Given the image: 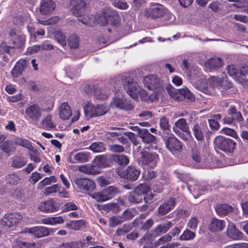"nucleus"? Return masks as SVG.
Returning <instances> with one entry per match:
<instances>
[{
    "label": "nucleus",
    "mask_w": 248,
    "mask_h": 248,
    "mask_svg": "<svg viewBox=\"0 0 248 248\" xmlns=\"http://www.w3.org/2000/svg\"><path fill=\"white\" fill-rule=\"evenodd\" d=\"M108 109L109 107L104 104L93 105L89 103L84 107L85 115L87 119L104 115Z\"/></svg>",
    "instance_id": "1"
},
{
    "label": "nucleus",
    "mask_w": 248,
    "mask_h": 248,
    "mask_svg": "<svg viewBox=\"0 0 248 248\" xmlns=\"http://www.w3.org/2000/svg\"><path fill=\"white\" fill-rule=\"evenodd\" d=\"M122 82L127 93L133 98H137L139 92H140V87L135 82L128 73H125L121 76Z\"/></svg>",
    "instance_id": "2"
},
{
    "label": "nucleus",
    "mask_w": 248,
    "mask_h": 248,
    "mask_svg": "<svg viewBox=\"0 0 248 248\" xmlns=\"http://www.w3.org/2000/svg\"><path fill=\"white\" fill-rule=\"evenodd\" d=\"M215 148L226 153H232L235 148L236 142L222 136H217L214 140Z\"/></svg>",
    "instance_id": "3"
},
{
    "label": "nucleus",
    "mask_w": 248,
    "mask_h": 248,
    "mask_svg": "<svg viewBox=\"0 0 248 248\" xmlns=\"http://www.w3.org/2000/svg\"><path fill=\"white\" fill-rule=\"evenodd\" d=\"M143 83L147 88L153 90L154 93H157L159 95L162 94L163 90L160 79L154 75H150L144 77Z\"/></svg>",
    "instance_id": "4"
},
{
    "label": "nucleus",
    "mask_w": 248,
    "mask_h": 248,
    "mask_svg": "<svg viewBox=\"0 0 248 248\" xmlns=\"http://www.w3.org/2000/svg\"><path fill=\"white\" fill-rule=\"evenodd\" d=\"M165 13V7L158 3H152L149 8L144 10V15L153 19L162 17Z\"/></svg>",
    "instance_id": "5"
},
{
    "label": "nucleus",
    "mask_w": 248,
    "mask_h": 248,
    "mask_svg": "<svg viewBox=\"0 0 248 248\" xmlns=\"http://www.w3.org/2000/svg\"><path fill=\"white\" fill-rule=\"evenodd\" d=\"M221 81L220 78L217 77H213L208 80L207 83L206 84L204 81H197L196 86L199 90L208 94L209 93L210 91L208 86L206 85L207 84H209L210 88L212 89L220 85Z\"/></svg>",
    "instance_id": "6"
},
{
    "label": "nucleus",
    "mask_w": 248,
    "mask_h": 248,
    "mask_svg": "<svg viewBox=\"0 0 248 248\" xmlns=\"http://www.w3.org/2000/svg\"><path fill=\"white\" fill-rule=\"evenodd\" d=\"M110 105L113 108L129 110L133 108V106L131 103L126 100L123 95L114 97L110 103Z\"/></svg>",
    "instance_id": "7"
},
{
    "label": "nucleus",
    "mask_w": 248,
    "mask_h": 248,
    "mask_svg": "<svg viewBox=\"0 0 248 248\" xmlns=\"http://www.w3.org/2000/svg\"><path fill=\"white\" fill-rule=\"evenodd\" d=\"M22 216L18 213H11L5 215L0 220V225L10 228L19 223L22 220Z\"/></svg>",
    "instance_id": "8"
},
{
    "label": "nucleus",
    "mask_w": 248,
    "mask_h": 248,
    "mask_svg": "<svg viewBox=\"0 0 248 248\" xmlns=\"http://www.w3.org/2000/svg\"><path fill=\"white\" fill-rule=\"evenodd\" d=\"M77 186L81 190L91 192L95 187V183L88 178H77L74 180Z\"/></svg>",
    "instance_id": "9"
},
{
    "label": "nucleus",
    "mask_w": 248,
    "mask_h": 248,
    "mask_svg": "<svg viewBox=\"0 0 248 248\" xmlns=\"http://www.w3.org/2000/svg\"><path fill=\"white\" fill-rule=\"evenodd\" d=\"M136 192L143 196L146 203H151L154 197V194L151 192L150 187L146 184H142L135 188Z\"/></svg>",
    "instance_id": "10"
},
{
    "label": "nucleus",
    "mask_w": 248,
    "mask_h": 248,
    "mask_svg": "<svg viewBox=\"0 0 248 248\" xmlns=\"http://www.w3.org/2000/svg\"><path fill=\"white\" fill-rule=\"evenodd\" d=\"M26 114L33 122L37 123L42 116V110L37 104H33L26 109Z\"/></svg>",
    "instance_id": "11"
},
{
    "label": "nucleus",
    "mask_w": 248,
    "mask_h": 248,
    "mask_svg": "<svg viewBox=\"0 0 248 248\" xmlns=\"http://www.w3.org/2000/svg\"><path fill=\"white\" fill-rule=\"evenodd\" d=\"M140 160L143 165H148L151 168L155 167L158 160V155L155 153L147 152L141 153Z\"/></svg>",
    "instance_id": "12"
},
{
    "label": "nucleus",
    "mask_w": 248,
    "mask_h": 248,
    "mask_svg": "<svg viewBox=\"0 0 248 248\" xmlns=\"http://www.w3.org/2000/svg\"><path fill=\"white\" fill-rule=\"evenodd\" d=\"M27 232L32 234L37 238L43 237L50 234L54 232L53 229L43 226H35L31 228H27Z\"/></svg>",
    "instance_id": "13"
},
{
    "label": "nucleus",
    "mask_w": 248,
    "mask_h": 248,
    "mask_svg": "<svg viewBox=\"0 0 248 248\" xmlns=\"http://www.w3.org/2000/svg\"><path fill=\"white\" fill-rule=\"evenodd\" d=\"M37 208L40 211L45 213H53L59 209L58 203L52 199L41 202Z\"/></svg>",
    "instance_id": "14"
},
{
    "label": "nucleus",
    "mask_w": 248,
    "mask_h": 248,
    "mask_svg": "<svg viewBox=\"0 0 248 248\" xmlns=\"http://www.w3.org/2000/svg\"><path fill=\"white\" fill-rule=\"evenodd\" d=\"M167 148L172 153L181 152L182 145L181 141L174 136L170 137L166 142Z\"/></svg>",
    "instance_id": "15"
},
{
    "label": "nucleus",
    "mask_w": 248,
    "mask_h": 248,
    "mask_svg": "<svg viewBox=\"0 0 248 248\" xmlns=\"http://www.w3.org/2000/svg\"><path fill=\"white\" fill-rule=\"evenodd\" d=\"M56 7L55 3L52 0H42L40 2L39 11L44 15L51 13Z\"/></svg>",
    "instance_id": "16"
},
{
    "label": "nucleus",
    "mask_w": 248,
    "mask_h": 248,
    "mask_svg": "<svg viewBox=\"0 0 248 248\" xmlns=\"http://www.w3.org/2000/svg\"><path fill=\"white\" fill-rule=\"evenodd\" d=\"M9 36L11 38V41L15 47H21L25 42V36L24 35L16 33L14 30H11L9 32Z\"/></svg>",
    "instance_id": "17"
},
{
    "label": "nucleus",
    "mask_w": 248,
    "mask_h": 248,
    "mask_svg": "<svg viewBox=\"0 0 248 248\" xmlns=\"http://www.w3.org/2000/svg\"><path fill=\"white\" fill-rule=\"evenodd\" d=\"M28 64L27 61L24 60H19L16 62L14 68L11 71V75L13 78H16L20 76L26 69Z\"/></svg>",
    "instance_id": "18"
},
{
    "label": "nucleus",
    "mask_w": 248,
    "mask_h": 248,
    "mask_svg": "<svg viewBox=\"0 0 248 248\" xmlns=\"http://www.w3.org/2000/svg\"><path fill=\"white\" fill-rule=\"evenodd\" d=\"M71 12L75 15L82 14L85 10L86 3L84 0H71Z\"/></svg>",
    "instance_id": "19"
},
{
    "label": "nucleus",
    "mask_w": 248,
    "mask_h": 248,
    "mask_svg": "<svg viewBox=\"0 0 248 248\" xmlns=\"http://www.w3.org/2000/svg\"><path fill=\"white\" fill-rule=\"evenodd\" d=\"M223 65L222 60L218 57H212L209 59L204 64L205 67L209 71H213L221 67Z\"/></svg>",
    "instance_id": "20"
},
{
    "label": "nucleus",
    "mask_w": 248,
    "mask_h": 248,
    "mask_svg": "<svg viewBox=\"0 0 248 248\" xmlns=\"http://www.w3.org/2000/svg\"><path fill=\"white\" fill-rule=\"evenodd\" d=\"M91 158L90 153L88 152H80L73 155V159L72 157L69 158V162L71 163H84L88 162Z\"/></svg>",
    "instance_id": "21"
},
{
    "label": "nucleus",
    "mask_w": 248,
    "mask_h": 248,
    "mask_svg": "<svg viewBox=\"0 0 248 248\" xmlns=\"http://www.w3.org/2000/svg\"><path fill=\"white\" fill-rule=\"evenodd\" d=\"M111 10L109 8L102 9L100 14L97 15L95 18V22L101 26H105L108 22V19L110 16Z\"/></svg>",
    "instance_id": "22"
},
{
    "label": "nucleus",
    "mask_w": 248,
    "mask_h": 248,
    "mask_svg": "<svg viewBox=\"0 0 248 248\" xmlns=\"http://www.w3.org/2000/svg\"><path fill=\"white\" fill-rule=\"evenodd\" d=\"M78 169L80 172L89 175H96L100 173L99 167L93 162L92 164L80 166Z\"/></svg>",
    "instance_id": "23"
},
{
    "label": "nucleus",
    "mask_w": 248,
    "mask_h": 248,
    "mask_svg": "<svg viewBox=\"0 0 248 248\" xmlns=\"http://www.w3.org/2000/svg\"><path fill=\"white\" fill-rule=\"evenodd\" d=\"M227 234L229 238L233 240H239L242 237V233L232 222H229L228 225Z\"/></svg>",
    "instance_id": "24"
},
{
    "label": "nucleus",
    "mask_w": 248,
    "mask_h": 248,
    "mask_svg": "<svg viewBox=\"0 0 248 248\" xmlns=\"http://www.w3.org/2000/svg\"><path fill=\"white\" fill-rule=\"evenodd\" d=\"M76 16L78 18L79 21L87 26H93L95 24V17L93 15H90L85 11L82 14L77 15Z\"/></svg>",
    "instance_id": "25"
},
{
    "label": "nucleus",
    "mask_w": 248,
    "mask_h": 248,
    "mask_svg": "<svg viewBox=\"0 0 248 248\" xmlns=\"http://www.w3.org/2000/svg\"><path fill=\"white\" fill-rule=\"evenodd\" d=\"M140 174V171L135 167L130 166L124 170L123 177L131 181H135Z\"/></svg>",
    "instance_id": "26"
},
{
    "label": "nucleus",
    "mask_w": 248,
    "mask_h": 248,
    "mask_svg": "<svg viewBox=\"0 0 248 248\" xmlns=\"http://www.w3.org/2000/svg\"><path fill=\"white\" fill-rule=\"evenodd\" d=\"M175 203V200L173 198H170L159 206L157 209L158 214L162 216L167 214L174 208Z\"/></svg>",
    "instance_id": "27"
},
{
    "label": "nucleus",
    "mask_w": 248,
    "mask_h": 248,
    "mask_svg": "<svg viewBox=\"0 0 248 248\" xmlns=\"http://www.w3.org/2000/svg\"><path fill=\"white\" fill-rule=\"evenodd\" d=\"M139 94L140 96L141 99L144 101L153 102L156 101L159 99L160 96L159 93L156 92L153 93H148L146 91L141 90L140 88V92H139Z\"/></svg>",
    "instance_id": "28"
},
{
    "label": "nucleus",
    "mask_w": 248,
    "mask_h": 248,
    "mask_svg": "<svg viewBox=\"0 0 248 248\" xmlns=\"http://www.w3.org/2000/svg\"><path fill=\"white\" fill-rule=\"evenodd\" d=\"M225 226V223L223 220L216 218H212L209 225V229L213 232L221 231Z\"/></svg>",
    "instance_id": "29"
},
{
    "label": "nucleus",
    "mask_w": 248,
    "mask_h": 248,
    "mask_svg": "<svg viewBox=\"0 0 248 248\" xmlns=\"http://www.w3.org/2000/svg\"><path fill=\"white\" fill-rule=\"evenodd\" d=\"M59 115L60 118L67 120L72 115L71 109L67 102L62 103L59 107Z\"/></svg>",
    "instance_id": "30"
},
{
    "label": "nucleus",
    "mask_w": 248,
    "mask_h": 248,
    "mask_svg": "<svg viewBox=\"0 0 248 248\" xmlns=\"http://www.w3.org/2000/svg\"><path fill=\"white\" fill-rule=\"evenodd\" d=\"M87 222L83 219L73 220L66 224V227L71 230L78 231L86 228Z\"/></svg>",
    "instance_id": "31"
},
{
    "label": "nucleus",
    "mask_w": 248,
    "mask_h": 248,
    "mask_svg": "<svg viewBox=\"0 0 248 248\" xmlns=\"http://www.w3.org/2000/svg\"><path fill=\"white\" fill-rule=\"evenodd\" d=\"M193 134L195 138L199 141H202L204 139V130L202 124H195L192 128Z\"/></svg>",
    "instance_id": "32"
},
{
    "label": "nucleus",
    "mask_w": 248,
    "mask_h": 248,
    "mask_svg": "<svg viewBox=\"0 0 248 248\" xmlns=\"http://www.w3.org/2000/svg\"><path fill=\"white\" fill-rule=\"evenodd\" d=\"M64 220L62 217H51L44 218L42 219L41 222L46 225H55L58 224H62Z\"/></svg>",
    "instance_id": "33"
},
{
    "label": "nucleus",
    "mask_w": 248,
    "mask_h": 248,
    "mask_svg": "<svg viewBox=\"0 0 248 248\" xmlns=\"http://www.w3.org/2000/svg\"><path fill=\"white\" fill-rule=\"evenodd\" d=\"M93 164H95L101 168H106L109 166V161L105 155H100L95 157L93 160Z\"/></svg>",
    "instance_id": "34"
},
{
    "label": "nucleus",
    "mask_w": 248,
    "mask_h": 248,
    "mask_svg": "<svg viewBox=\"0 0 248 248\" xmlns=\"http://www.w3.org/2000/svg\"><path fill=\"white\" fill-rule=\"evenodd\" d=\"M215 209L217 213L220 216L228 214L233 210L232 207L227 204L217 205Z\"/></svg>",
    "instance_id": "35"
},
{
    "label": "nucleus",
    "mask_w": 248,
    "mask_h": 248,
    "mask_svg": "<svg viewBox=\"0 0 248 248\" xmlns=\"http://www.w3.org/2000/svg\"><path fill=\"white\" fill-rule=\"evenodd\" d=\"M0 149L3 152L10 155L14 152L16 150V147L12 141L8 140L3 142L0 145Z\"/></svg>",
    "instance_id": "36"
},
{
    "label": "nucleus",
    "mask_w": 248,
    "mask_h": 248,
    "mask_svg": "<svg viewBox=\"0 0 248 248\" xmlns=\"http://www.w3.org/2000/svg\"><path fill=\"white\" fill-rule=\"evenodd\" d=\"M140 137L145 143H155L156 140L155 137L150 133L146 129H144V130H141Z\"/></svg>",
    "instance_id": "37"
},
{
    "label": "nucleus",
    "mask_w": 248,
    "mask_h": 248,
    "mask_svg": "<svg viewBox=\"0 0 248 248\" xmlns=\"http://www.w3.org/2000/svg\"><path fill=\"white\" fill-rule=\"evenodd\" d=\"M79 37L75 34L70 35L67 40L68 45L72 49L78 48L79 45Z\"/></svg>",
    "instance_id": "38"
},
{
    "label": "nucleus",
    "mask_w": 248,
    "mask_h": 248,
    "mask_svg": "<svg viewBox=\"0 0 248 248\" xmlns=\"http://www.w3.org/2000/svg\"><path fill=\"white\" fill-rule=\"evenodd\" d=\"M89 149L94 153H100L105 151L106 146L103 142H94L90 146Z\"/></svg>",
    "instance_id": "39"
},
{
    "label": "nucleus",
    "mask_w": 248,
    "mask_h": 248,
    "mask_svg": "<svg viewBox=\"0 0 248 248\" xmlns=\"http://www.w3.org/2000/svg\"><path fill=\"white\" fill-rule=\"evenodd\" d=\"M16 144L25 147L30 151L33 150V147L31 145V143L27 139L16 138L15 141Z\"/></svg>",
    "instance_id": "40"
},
{
    "label": "nucleus",
    "mask_w": 248,
    "mask_h": 248,
    "mask_svg": "<svg viewBox=\"0 0 248 248\" xmlns=\"http://www.w3.org/2000/svg\"><path fill=\"white\" fill-rule=\"evenodd\" d=\"M14 51V46H9L7 43L2 42L0 44V54L11 55Z\"/></svg>",
    "instance_id": "41"
},
{
    "label": "nucleus",
    "mask_w": 248,
    "mask_h": 248,
    "mask_svg": "<svg viewBox=\"0 0 248 248\" xmlns=\"http://www.w3.org/2000/svg\"><path fill=\"white\" fill-rule=\"evenodd\" d=\"M52 115H47L43 120L42 124L43 126L46 129L48 130L55 127V125L52 122Z\"/></svg>",
    "instance_id": "42"
},
{
    "label": "nucleus",
    "mask_w": 248,
    "mask_h": 248,
    "mask_svg": "<svg viewBox=\"0 0 248 248\" xmlns=\"http://www.w3.org/2000/svg\"><path fill=\"white\" fill-rule=\"evenodd\" d=\"M143 196H140L138 193L136 192L134 189V191L131 192L128 196V201L132 203H138L142 201Z\"/></svg>",
    "instance_id": "43"
},
{
    "label": "nucleus",
    "mask_w": 248,
    "mask_h": 248,
    "mask_svg": "<svg viewBox=\"0 0 248 248\" xmlns=\"http://www.w3.org/2000/svg\"><path fill=\"white\" fill-rule=\"evenodd\" d=\"M56 182L57 179L54 176L46 177L38 183L37 187L38 188L42 189L44 186L50 185L51 183H56Z\"/></svg>",
    "instance_id": "44"
},
{
    "label": "nucleus",
    "mask_w": 248,
    "mask_h": 248,
    "mask_svg": "<svg viewBox=\"0 0 248 248\" xmlns=\"http://www.w3.org/2000/svg\"><path fill=\"white\" fill-rule=\"evenodd\" d=\"M171 227V223L170 221H167L158 226L156 228V232L158 234H162L167 232Z\"/></svg>",
    "instance_id": "45"
},
{
    "label": "nucleus",
    "mask_w": 248,
    "mask_h": 248,
    "mask_svg": "<svg viewBox=\"0 0 248 248\" xmlns=\"http://www.w3.org/2000/svg\"><path fill=\"white\" fill-rule=\"evenodd\" d=\"M174 125L183 132H186L188 131V127L186 121L184 118H181L176 121Z\"/></svg>",
    "instance_id": "46"
},
{
    "label": "nucleus",
    "mask_w": 248,
    "mask_h": 248,
    "mask_svg": "<svg viewBox=\"0 0 248 248\" xmlns=\"http://www.w3.org/2000/svg\"><path fill=\"white\" fill-rule=\"evenodd\" d=\"M55 39L62 46L66 45V36L62 32L57 31L55 33Z\"/></svg>",
    "instance_id": "47"
},
{
    "label": "nucleus",
    "mask_w": 248,
    "mask_h": 248,
    "mask_svg": "<svg viewBox=\"0 0 248 248\" xmlns=\"http://www.w3.org/2000/svg\"><path fill=\"white\" fill-rule=\"evenodd\" d=\"M167 91L171 97L176 100H180L181 97L179 96L178 90L175 89L171 86H167Z\"/></svg>",
    "instance_id": "48"
},
{
    "label": "nucleus",
    "mask_w": 248,
    "mask_h": 248,
    "mask_svg": "<svg viewBox=\"0 0 248 248\" xmlns=\"http://www.w3.org/2000/svg\"><path fill=\"white\" fill-rule=\"evenodd\" d=\"M112 4L115 8L120 10H126L128 8V4L124 0H113Z\"/></svg>",
    "instance_id": "49"
},
{
    "label": "nucleus",
    "mask_w": 248,
    "mask_h": 248,
    "mask_svg": "<svg viewBox=\"0 0 248 248\" xmlns=\"http://www.w3.org/2000/svg\"><path fill=\"white\" fill-rule=\"evenodd\" d=\"M26 162L23 157H15L13 160L12 166L16 168H19L24 166Z\"/></svg>",
    "instance_id": "50"
},
{
    "label": "nucleus",
    "mask_w": 248,
    "mask_h": 248,
    "mask_svg": "<svg viewBox=\"0 0 248 248\" xmlns=\"http://www.w3.org/2000/svg\"><path fill=\"white\" fill-rule=\"evenodd\" d=\"M124 222L123 217L121 216H114L109 219V226L110 227H114L121 224Z\"/></svg>",
    "instance_id": "51"
},
{
    "label": "nucleus",
    "mask_w": 248,
    "mask_h": 248,
    "mask_svg": "<svg viewBox=\"0 0 248 248\" xmlns=\"http://www.w3.org/2000/svg\"><path fill=\"white\" fill-rule=\"evenodd\" d=\"M14 248H35V245L34 243L17 241L14 246Z\"/></svg>",
    "instance_id": "52"
},
{
    "label": "nucleus",
    "mask_w": 248,
    "mask_h": 248,
    "mask_svg": "<svg viewBox=\"0 0 248 248\" xmlns=\"http://www.w3.org/2000/svg\"><path fill=\"white\" fill-rule=\"evenodd\" d=\"M227 71L229 75L234 80H237L238 77V70L234 65H230L227 67Z\"/></svg>",
    "instance_id": "53"
},
{
    "label": "nucleus",
    "mask_w": 248,
    "mask_h": 248,
    "mask_svg": "<svg viewBox=\"0 0 248 248\" xmlns=\"http://www.w3.org/2000/svg\"><path fill=\"white\" fill-rule=\"evenodd\" d=\"M83 244L79 242H71L63 243L60 246V248H82Z\"/></svg>",
    "instance_id": "54"
},
{
    "label": "nucleus",
    "mask_w": 248,
    "mask_h": 248,
    "mask_svg": "<svg viewBox=\"0 0 248 248\" xmlns=\"http://www.w3.org/2000/svg\"><path fill=\"white\" fill-rule=\"evenodd\" d=\"M105 193H104V190L99 192L95 193L92 195V197L97 201L99 202H102L106 201L108 200V197H107Z\"/></svg>",
    "instance_id": "55"
},
{
    "label": "nucleus",
    "mask_w": 248,
    "mask_h": 248,
    "mask_svg": "<svg viewBox=\"0 0 248 248\" xmlns=\"http://www.w3.org/2000/svg\"><path fill=\"white\" fill-rule=\"evenodd\" d=\"M115 161L121 165H126L129 163V158L125 155H116L115 156Z\"/></svg>",
    "instance_id": "56"
},
{
    "label": "nucleus",
    "mask_w": 248,
    "mask_h": 248,
    "mask_svg": "<svg viewBox=\"0 0 248 248\" xmlns=\"http://www.w3.org/2000/svg\"><path fill=\"white\" fill-rule=\"evenodd\" d=\"M118 192L117 188L112 186H109L104 189V193L108 197V200L117 194Z\"/></svg>",
    "instance_id": "57"
},
{
    "label": "nucleus",
    "mask_w": 248,
    "mask_h": 248,
    "mask_svg": "<svg viewBox=\"0 0 248 248\" xmlns=\"http://www.w3.org/2000/svg\"><path fill=\"white\" fill-rule=\"evenodd\" d=\"M6 180L7 183L10 184L16 185L19 181L20 178L17 174L15 173L8 175Z\"/></svg>",
    "instance_id": "58"
},
{
    "label": "nucleus",
    "mask_w": 248,
    "mask_h": 248,
    "mask_svg": "<svg viewBox=\"0 0 248 248\" xmlns=\"http://www.w3.org/2000/svg\"><path fill=\"white\" fill-rule=\"evenodd\" d=\"M178 92L179 93V96L180 95L183 96L185 98H186L189 100H192L194 99V96L193 94L190 92V91L186 88L181 89L178 90Z\"/></svg>",
    "instance_id": "59"
},
{
    "label": "nucleus",
    "mask_w": 248,
    "mask_h": 248,
    "mask_svg": "<svg viewBox=\"0 0 248 248\" xmlns=\"http://www.w3.org/2000/svg\"><path fill=\"white\" fill-rule=\"evenodd\" d=\"M60 188V186L59 185H53L50 186L46 187L44 190V193L46 195H49L54 193H56Z\"/></svg>",
    "instance_id": "60"
},
{
    "label": "nucleus",
    "mask_w": 248,
    "mask_h": 248,
    "mask_svg": "<svg viewBox=\"0 0 248 248\" xmlns=\"http://www.w3.org/2000/svg\"><path fill=\"white\" fill-rule=\"evenodd\" d=\"M195 236V234L193 232L187 230L181 235L180 239L183 240H187L193 239Z\"/></svg>",
    "instance_id": "61"
},
{
    "label": "nucleus",
    "mask_w": 248,
    "mask_h": 248,
    "mask_svg": "<svg viewBox=\"0 0 248 248\" xmlns=\"http://www.w3.org/2000/svg\"><path fill=\"white\" fill-rule=\"evenodd\" d=\"M199 223L198 219L195 217H191L187 223V227L191 229H195Z\"/></svg>",
    "instance_id": "62"
},
{
    "label": "nucleus",
    "mask_w": 248,
    "mask_h": 248,
    "mask_svg": "<svg viewBox=\"0 0 248 248\" xmlns=\"http://www.w3.org/2000/svg\"><path fill=\"white\" fill-rule=\"evenodd\" d=\"M160 126L165 131L168 130L170 128L169 120L166 117H163L160 120Z\"/></svg>",
    "instance_id": "63"
},
{
    "label": "nucleus",
    "mask_w": 248,
    "mask_h": 248,
    "mask_svg": "<svg viewBox=\"0 0 248 248\" xmlns=\"http://www.w3.org/2000/svg\"><path fill=\"white\" fill-rule=\"evenodd\" d=\"M41 50H49L53 49L54 46L50 44L47 41H44L40 45Z\"/></svg>",
    "instance_id": "64"
}]
</instances>
